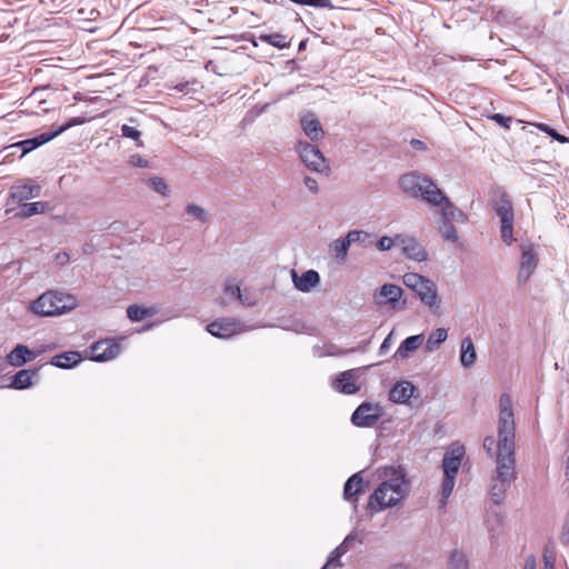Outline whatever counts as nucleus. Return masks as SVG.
Masks as SVG:
<instances>
[{
  "label": "nucleus",
  "mask_w": 569,
  "mask_h": 569,
  "mask_svg": "<svg viewBox=\"0 0 569 569\" xmlns=\"http://www.w3.org/2000/svg\"><path fill=\"white\" fill-rule=\"evenodd\" d=\"M515 436L512 400L508 393H502L499 398L498 442L492 436L483 439V449L488 456L496 457V475L490 490L495 503L503 500L507 488L516 479Z\"/></svg>",
  "instance_id": "f257e3e1"
},
{
  "label": "nucleus",
  "mask_w": 569,
  "mask_h": 569,
  "mask_svg": "<svg viewBox=\"0 0 569 569\" xmlns=\"http://www.w3.org/2000/svg\"><path fill=\"white\" fill-rule=\"evenodd\" d=\"M399 183L405 192L420 198L430 206L439 207L443 218L440 226L442 237L448 241H458L459 237L452 221L465 222L467 216L443 194L429 177L410 172L401 176Z\"/></svg>",
  "instance_id": "f03ea898"
},
{
  "label": "nucleus",
  "mask_w": 569,
  "mask_h": 569,
  "mask_svg": "<svg viewBox=\"0 0 569 569\" xmlns=\"http://www.w3.org/2000/svg\"><path fill=\"white\" fill-rule=\"evenodd\" d=\"M385 481L373 491L369 507L375 511L397 505L406 497V475L401 467H386Z\"/></svg>",
  "instance_id": "7ed1b4c3"
},
{
  "label": "nucleus",
  "mask_w": 569,
  "mask_h": 569,
  "mask_svg": "<svg viewBox=\"0 0 569 569\" xmlns=\"http://www.w3.org/2000/svg\"><path fill=\"white\" fill-rule=\"evenodd\" d=\"M78 306L74 296L48 290L31 301L29 310L39 317H54L73 310Z\"/></svg>",
  "instance_id": "20e7f679"
},
{
  "label": "nucleus",
  "mask_w": 569,
  "mask_h": 569,
  "mask_svg": "<svg viewBox=\"0 0 569 569\" xmlns=\"http://www.w3.org/2000/svg\"><path fill=\"white\" fill-rule=\"evenodd\" d=\"M465 453L466 451L463 446H452L446 451L443 456L442 468L445 477L441 483L440 507H445L447 505V500L452 493L456 477L460 469Z\"/></svg>",
  "instance_id": "39448f33"
},
{
  "label": "nucleus",
  "mask_w": 569,
  "mask_h": 569,
  "mask_svg": "<svg viewBox=\"0 0 569 569\" xmlns=\"http://www.w3.org/2000/svg\"><path fill=\"white\" fill-rule=\"evenodd\" d=\"M403 283L420 298L423 305L439 313L440 300L437 287L432 281L418 273L409 272L403 276Z\"/></svg>",
  "instance_id": "423d86ee"
},
{
  "label": "nucleus",
  "mask_w": 569,
  "mask_h": 569,
  "mask_svg": "<svg viewBox=\"0 0 569 569\" xmlns=\"http://www.w3.org/2000/svg\"><path fill=\"white\" fill-rule=\"evenodd\" d=\"M492 208L497 216L500 218L501 227V239L508 246L513 241V222H515V210L511 200L508 194L502 191L495 193L492 198Z\"/></svg>",
  "instance_id": "0eeeda50"
},
{
  "label": "nucleus",
  "mask_w": 569,
  "mask_h": 569,
  "mask_svg": "<svg viewBox=\"0 0 569 569\" xmlns=\"http://www.w3.org/2000/svg\"><path fill=\"white\" fill-rule=\"evenodd\" d=\"M120 352L121 345L113 339L99 340L84 351L88 359L98 362L112 360Z\"/></svg>",
  "instance_id": "6e6552de"
},
{
  "label": "nucleus",
  "mask_w": 569,
  "mask_h": 569,
  "mask_svg": "<svg viewBox=\"0 0 569 569\" xmlns=\"http://www.w3.org/2000/svg\"><path fill=\"white\" fill-rule=\"evenodd\" d=\"M80 123H82L81 120L72 119L69 123L59 127L56 131L44 132V133L39 134L36 138L27 139V140H22V141L16 142V143L11 144V148H20L21 149V157H23L27 153H29L30 151H32L33 149H36V148H38V147H40V146L49 142V141H51L53 138H56L57 136L62 133L68 128L72 127L74 124H80Z\"/></svg>",
  "instance_id": "1a4fd4ad"
},
{
  "label": "nucleus",
  "mask_w": 569,
  "mask_h": 569,
  "mask_svg": "<svg viewBox=\"0 0 569 569\" xmlns=\"http://www.w3.org/2000/svg\"><path fill=\"white\" fill-rule=\"evenodd\" d=\"M298 152L301 160L309 169L317 172L329 170L326 158L317 147L308 142H300L298 144Z\"/></svg>",
  "instance_id": "9d476101"
},
{
  "label": "nucleus",
  "mask_w": 569,
  "mask_h": 569,
  "mask_svg": "<svg viewBox=\"0 0 569 569\" xmlns=\"http://www.w3.org/2000/svg\"><path fill=\"white\" fill-rule=\"evenodd\" d=\"M538 266V256L535 252L533 246H522L521 247V259L520 266L518 270V282L525 283L533 273Z\"/></svg>",
  "instance_id": "9b49d317"
},
{
  "label": "nucleus",
  "mask_w": 569,
  "mask_h": 569,
  "mask_svg": "<svg viewBox=\"0 0 569 569\" xmlns=\"http://www.w3.org/2000/svg\"><path fill=\"white\" fill-rule=\"evenodd\" d=\"M380 416L378 406L365 402L355 410L351 421L357 427H372Z\"/></svg>",
  "instance_id": "f8f14e48"
},
{
  "label": "nucleus",
  "mask_w": 569,
  "mask_h": 569,
  "mask_svg": "<svg viewBox=\"0 0 569 569\" xmlns=\"http://www.w3.org/2000/svg\"><path fill=\"white\" fill-rule=\"evenodd\" d=\"M41 193V186L31 181H18L11 189L9 197L13 202H23L39 197Z\"/></svg>",
  "instance_id": "ddd939ff"
},
{
  "label": "nucleus",
  "mask_w": 569,
  "mask_h": 569,
  "mask_svg": "<svg viewBox=\"0 0 569 569\" xmlns=\"http://www.w3.org/2000/svg\"><path fill=\"white\" fill-rule=\"evenodd\" d=\"M208 332L218 338H230L242 331L241 323L234 319H218L207 326Z\"/></svg>",
  "instance_id": "4468645a"
},
{
  "label": "nucleus",
  "mask_w": 569,
  "mask_h": 569,
  "mask_svg": "<svg viewBox=\"0 0 569 569\" xmlns=\"http://www.w3.org/2000/svg\"><path fill=\"white\" fill-rule=\"evenodd\" d=\"M396 241L400 242L401 249L406 257L416 261H423L427 259L425 248L413 238L396 236Z\"/></svg>",
  "instance_id": "2eb2a0df"
},
{
  "label": "nucleus",
  "mask_w": 569,
  "mask_h": 569,
  "mask_svg": "<svg viewBox=\"0 0 569 569\" xmlns=\"http://www.w3.org/2000/svg\"><path fill=\"white\" fill-rule=\"evenodd\" d=\"M355 542L361 543L362 540L358 535H349L345 538V540L330 553L327 563L322 567V569H329L330 567H339L340 557L343 556Z\"/></svg>",
  "instance_id": "dca6fc26"
},
{
  "label": "nucleus",
  "mask_w": 569,
  "mask_h": 569,
  "mask_svg": "<svg viewBox=\"0 0 569 569\" xmlns=\"http://www.w3.org/2000/svg\"><path fill=\"white\" fill-rule=\"evenodd\" d=\"M301 127L305 133L312 140L319 141L323 138V129L320 121L312 113H307L301 118Z\"/></svg>",
  "instance_id": "f3484780"
},
{
  "label": "nucleus",
  "mask_w": 569,
  "mask_h": 569,
  "mask_svg": "<svg viewBox=\"0 0 569 569\" xmlns=\"http://www.w3.org/2000/svg\"><path fill=\"white\" fill-rule=\"evenodd\" d=\"M413 391L415 386L411 382H398L391 388L389 399L396 403H405L412 397Z\"/></svg>",
  "instance_id": "a211bd4d"
},
{
  "label": "nucleus",
  "mask_w": 569,
  "mask_h": 569,
  "mask_svg": "<svg viewBox=\"0 0 569 569\" xmlns=\"http://www.w3.org/2000/svg\"><path fill=\"white\" fill-rule=\"evenodd\" d=\"M37 353L23 345H18L7 357L8 362L13 367H20L32 361Z\"/></svg>",
  "instance_id": "6ab92c4d"
},
{
  "label": "nucleus",
  "mask_w": 569,
  "mask_h": 569,
  "mask_svg": "<svg viewBox=\"0 0 569 569\" xmlns=\"http://www.w3.org/2000/svg\"><path fill=\"white\" fill-rule=\"evenodd\" d=\"M292 279L296 288L303 292L311 290L320 280L318 272L315 270H308L300 277L292 271Z\"/></svg>",
  "instance_id": "aec40b11"
},
{
  "label": "nucleus",
  "mask_w": 569,
  "mask_h": 569,
  "mask_svg": "<svg viewBox=\"0 0 569 569\" xmlns=\"http://www.w3.org/2000/svg\"><path fill=\"white\" fill-rule=\"evenodd\" d=\"M402 296V289L399 286L386 283L381 287L375 299L378 305L395 303Z\"/></svg>",
  "instance_id": "412c9836"
},
{
  "label": "nucleus",
  "mask_w": 569,
  "mask_h": 569,
  "mask_svg": "<svg viewBox=\"0 0 569 569\" xmlns=\"http://www.w3.org/2000/svg\"><path fill=\"white\" fill-rule=\"evenodd\" d=\"M333 388L346 395H353L359 391V387L355 382V375L351 371H343L333 381Z\"/></svg>",
  "instance_id": "4be33fe9"
},
{
  "label": "nucleus",
  "mask_w": 569,
  "mask_h": 569,
  "mask_svg": "<svg viewBox=\"0 0 569 569\" xmlns=\"http://www.w3.org/2000/svg\"><path fill=\"white\" fill-rule=\"evenodd\" d=\"M363 479L360 473L352 475L343 488V498L350 502H357V496L362 491Z\"/></svg>",
  "instance_id": "5701e85b"
},
{
  "label": "nucleus",
  "mask_w": 569,
  "mask_h": 569,
  "mask_svg": "<svg viewBox=\"0 0 569 569\" xmlns=\"http://www.w3.org/2000/svg\"><path fill=\"white\" fill-rule=\"evenodd\" d=\"M423 342L422 335H416L405 339L395 353V358L406 359L410 352L416 351Z\"/></svg>",
  "instance_id": "b1692460"
},
{
  "label": "nucleus",
  "mask_w": 569,
  "mask_h": 569,
  "mask_svg": "<svg viewBox=\"0 0 569 569\" xmlns=\"http://www.w3.org/2000/svg\"><path fill=\"white\" fill-rule=\"evenodd\" d=\"M82 360V356L78 351H66L52 357L50 363L58 368H72Z\"/></svg>",
  "instance_id": "393cba45"
},
{
  "label": "nucleus",
  "mask_w": 569,
  "mask_h": 569,
  "mask_svg": "<svg viewBox=\"0 0 569 569\" xmlns=\"http://www.w3.org/2000/svg\"><path fill=\"white\" fill-rule=\"evenodd\" d=\"M477 359L476 349L472 342V339L470 337H466L461 341V355H460V361L461 365L466 368L471 367L475 365Z\"/></svg>",
  "instance_id": "a878e982"
},
{
  "label": "nucleus",
  "mask_w": 569,
  "mask_h": 569,
  "mask_svg": "<svg viewBox=\"0 0 569 569\" xmlns=\"http://www.w3.org/2000/svg\"><path fill=\"white\" fill-rule=\"evenodd\" d=\"M48 208V203L44 201L22 203L19 211L16 213L18 218H29L38 213H43Z\"/></svg>",
  "instance_id": "bb28decb"
},
{
  "label": "nucleus",
  "mask_w": 569,
  "mask_h": 569,
  "mask_svg": "<svg viewBox=\"0 0 569 569\" xmlns=\"http://www.w3.org/2000/svg\"><path fill=\"white\" fill-rule=\"evenodd\" d=\"M258 39L278 49H286L291 46V39L282 33H261Z\"/></svg>",
  "instance_id": "cd10ccee"
},
{
  "label": "nucleus",
  "mask_w": 569,
  "mask_h": 569,
  "mask_svg": "<svg viewBox=\"0 0 569 569\" xmlns=\"http://www.w3.org/2000/svg\"><path fill=\"white\" fill-rule=\"evenodd\" d=\"M34 375L36 371L22 369L13 376L10 387L14 389H26L31 386Z\"/></svg>",
  "instance_id": "c85d7f7f"
},
{
  "label": "nucleus",
  "mask_w": 569,
  "mask_h": 569,
  "mask_svg": "<svg viewBox=\"0 0 569 569\" xmlns=\"http://www.w3.org/2000/svg\"><path fill=\"white\" fill-rule=\"evenodd\" d=\"M127 315L131 321H141L148 317H152L154 315V310L138 305H131L127 309Z\"/></svg>",
  "instance_id": "c756f323"
},
{
  "label": "nucleus",
  "mask_w": 569,
  "mask_h": 569,
  "mask_svg": "<svg viewBox=\"0 0 569 569\" xmlns=\"http://www.w3.org/2000/svg\"><path fill=\"white\" fill-rule=\"evenodd\" d=\"M448 335L447 330L445 328H438L435 331H432L427 340L426 349L428 351L436 350L442 342L446 341Z\"/></svg>",
  "instance_id": "7c9ffc66"
},
{
  "label": "nucleus",
  "mask_w": 569,
  "mask_h": 569,
  "mask_svg": "<svg viewBox=\"0 0 569 569\" xmlns=\"http://www.w3.org/2000/svg\"><path fill=\"white\" fill-rule=\"evenodd\" d=\"M348 241L345 239H337L330 244V252L338 260H345L348 252Z\"/></svg>",
  "instance_id": "2f4dec72"
},
{
  "label": "nucleus",
  "mask_w": 569,
  "mask_h": 569,
  "mask_svg": "<svg viewBox=\"0 0 569 569\" xmlns=\"http://www.w3.org/2000/svg\"><path fill=\"white\" fill-rule=\"evenodd\" d=\"M531 124L535 126L540 131L547 133L549 137H551L552 139H555L556 141L560 142V143L569 142V139L566 136L558 133L555 129H552L550 126H548L546 123L539 122V123H531Z\"/></svg>",
  "instance_id": "473e14b6"
},
{
  "label": "nucleus",
  "mask_w": 569,
  "mask_h": 569,
  "mask_svg": "<svg viewBox=\"0 0 569 569\" xmlns=\"http://www.w3.org/2000/svg\"><path fill=\"white\" fill-rule=\"evenodd\" d=\"M451 569H468V561L463 553L455 551L450 557Z\"/></svg>",
  "instance_id": "72a5a7b5"
},
{
  "label": "nucleus",
  "mask_w": 569,
  "mask_h": 569,
  "mask_svg": "<svg viewBox=\"0 0 569 569\" xmlns=\"http://www.w3.org/2000/svg\"><path fill=\"white\" fill-rule=\"evenodd\" d=\"M121 132H122V136L126 137V138H130L132 140H134L137 142V146L138 147H142L143 146V142L142 140L140 139L141 137V133L139 130H137L136 128L133 127H130L128 124H123L121 127Z\"/></svg>",
  "instance_id": "f704fd0d"
},
{
  "label": "nucleus",
  "mask_w": 569,
  "mask_h": 569,
  "mask_svg": "<svg viewBox=\"0 0 569 569\" xmlns=\"http://www.w3.org/2000/svg\"><path fill=\"white\" fill-rule=\"evenodd\" d=\"M149 184L159 193L166 196L169 191L168 184L160 177H154L149 180Z\"/></svg>",
  "instance_id": "c9c22d12"
},
{
  "label": "nucleus",
  "mask_w": 569,
  "mask_h": 569,
  "mask_svg": "<svg viewBox=\"0 0 569 569\" xmlns=\"http://www.w3.org/2000/svg\"><path fill=\"white\" fill-rule=\"evenodd\" d=\"M187 212L194 216L200 221H206V212L202 208L196 204H189L187 207Z\"/></svg>",
  "instance_id": "e433bc0d"
},
{
  "label": "nucleus",
  "mask_w": 569,
  "mask_h": 569,
  "mask_svg": "<svg viewBox=\"0 0 569 569\" xmlns=\"http://www.w3.org/2000/svg\"><path fill=\"white\" fill-rule=\"evenodd\" d=\"M395 243L399 244L400 242L396 241V238L392 239L390 237H382L379 239L377 243V248L381 251L389 250Z\"/></svg>",
  "instance_id": "4c0bfd02"
},
{
  "label": "nucleus",
  "mask_w": 569,
  "mask_h": 569,
  "mask_svg": "<svg viewBox=\"0 0 569 569\" xmlns=\"http://www.w3.org/2000/svg\"><path fill=\"white\" fill-rule=\"evenodd\" d=\"M491 119L506 129L510 128V123L512 121L511 117H505L500 113H495L493 116H491Z\"/></svg>",
  "instance_id": "58836bf2"
},
{
  "label": "nucleus",
  "mask_w": 569,
  "mask_h": 569,
  "mask_svg": "<svg viewBox=\"0 0 569 569\" xmlns=\"http://www.w3.org/2000/svg\"><path fill=\"white\" fill-rule=\"evenodd\" d=\"M367 234L362 231L353 230L350 231L347 237L345 238L346 241H348V246L350 243L361 240L362 237H366Z\"/></svg>",
  "instance_id": "ea45409f"
},
{
  "label": "nucleus",
  "mask_w": 569,
  "mask_h": 569,
  "mask_svg": "<svg viewBox=\"0 0 569 569\" xmlns=\"http://www.w3.org/2000/svg\"><path fill=\"white\" fill-rule=\"evenodd\" d=\"M316 8H328L331 7L330 0H306V4Z\"/></svg>",
  "instance_id": "a19ab883"
},
{
  "label": "nucleus",
  "mask_w": 569,
  "mask_h": 569,
  "mask_svg": "<svg viewBox=\"0 0 569 569\" xmlns=\"http://www.w3.org/2000/svg\"><path fill=\"white\" fill-rule=\"evenodd\" d=\"M130 163L134 167L146 168V167H148L149 162L141 156L134 154V156H131Z\"/></svg>",
  "instance_id": "79ce46f5"
},
{
  "label": "nucleus",
  "mask_w": 569,
  "mask_h": 569,
  "mask_svg": "<svg viewBox=\"0 0 569 569\" xmlns=\"http://www.w3.org/2000/svg\"><path fill=\"white\" fill-rule=\"evenodd\" d=\"M305 184L313 193H317L319 191L317 180L311 177L305 178Z\"/></svg>",
  "instance_id": "37998d69"
},
{
  "label": "nucleus",
  "mask_w": 569,
  "mask_h": 569,
  "mask_svg": "<svg viewBox=\"0 0 569 569\" xmlns=\"http://www.w3.org/2000/svg\"><path fill=\"white\" fill-rule=\"evenodd\" d=\"M226 295H230V296H237L239 299H241V293H240V288L238 286L233 287V286H227L226 289Z\"/></svg>",
  "instance_id": "c03bdc74"
},
{
  "label": "nucleus",
  "mask_w": 569,
  "mask_h": 569,
  "mask_svg": "<svg viewBox=\"0 0 569 569\" xmlns=\"http://www.w3.org/2000/svg\"><path fill=\"white\" fill-rule=\"evenodd\" d=\"M56 261L59 264H64L69 261V254L67 252H59L56 254Z\"/></svg>",
  "instance_id": "a18cd8bd"
},
{
  "label": "nucleus",
  "mask_w": 569,
  "mask_h": 569,
  "mask_svg": "<svg viewBox=\"0 0 569 569\" xmlns=\"http://www.w3.org/2000/svg\"><path fill=\"white\" fill-rule=\"evenodd\" d=\"M523 569H536V559L533 556H530L526 559Z\"/></svg>",
  "instance_id": "49530a36"
},
{
  "label": "nucleus",
  "mask_w": 569,
  "mask_h": 569,
  "mask_svg": "<svg viewBox=\"0 0 569 569\" xmlns=\"http://www.w3.org/2000/svg\"><path fill=\"white\" fill-rule=\"evenodd\" d=\"M389 340H390V336H388L383 342L381 343V347H380V352L383 353L388 350L389 348Z\"/></svg>",
  "instance_id": "de8ad7c7"
},
{
  "label": "nucleus",
  "mask_w": 569,
  "mask_h": 569,
  "mask_svg": "<svg viewBox=\"0 0 569 569\" xmlns=\"http://www.w3.org/2000/svg\"><path fill=\"white\" fill-rule=\"evenodd\" d=\"M545 569H553V563L545 556Z\"/></svg>",
  "instance_id": "09e8293b"
},
{
  "label": "nucleus",
  "mask_w": 569,
  "mask_h": 569,
  "mask_svg": "<svg viewBox=\"0 0 569 569\" xmlns=\"http://www.w3.org/2000/svg\"><path fill=\"white\" fill-rule=\"evenodd\" d=\"M412 144L416 147H421V146H423V142L420 140H412Z\"/></svg>",
  "instance_id": "8fccbe9b"
},
{
  "label": "nucleus",
  "mask_w": 569,
  "mask_h": 569,
  "mask_svg": "<svg viewBox=\"0 0 569 569\" xmlns=\"http://www.w3.org/2000/svg\"><path fill=\"white\" fill-rule=\"evenodd\" d=\"M291 1L297 3V4H301V6L306 4V0H291Z\"/></svg>",
  "instance_id": "3c124183"
},
{
  "label": "nucleus",
  "mask_w": 569,
  "mask_h": 569,
  "mask_svg": "<svg viewBox=\"0 0 569 569\" xmlns=\"http://www.w3.org/2000/svg\"><path fill=\"white\" fill-rule=\"evenodd\" d=\"M393 569H406V568L403 567V565H397L393 567Z\"/></svg>",
  "instance_id": "603ef678"
},
{
  "label": "nucleus",
  "mask_w": 569,
  "mask_h": 569,
  "mask_svg": "<svg viewBox=\"0 0 569 569\" xmlns=\"http://www.w3.org/2000/svg\"><path fill=\"white\" fill-rule=\"evenodd\" d=\"M251 42H252V44H253L254 47H257V46H258V43H257V41H256V40H252Z\"/></svg>",
  "instance_id": "864d4df0"
}]
</instances>
